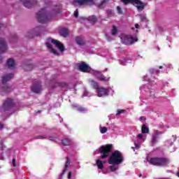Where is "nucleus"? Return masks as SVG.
<instances>
[{
	"mask_svg": "<svg viewBox=\"0 0 179 179\" xmlns=\"http://www.w3.org/2000/svg\"><path fill=\"white\" fill-rule=\"evenodd\" d=\"M123 162L124 155L120 150H115L112 152L108 160L109 164H116V166H119V164H122Z\"/></svg>",
	"mask_w": 179,
	"mask_h": 179,
	"instance_id": "obj_1",
	"label": "nucleus"
},
{
	"mask_svg": "<svg viewBox=\"0 0 179 179\" xmlns=\"http://www.w3.org/2000/svg\"><path fill=\"white\" fill-rule=\"evenodd\" d=\"M113 150V144H106L102 145L99 149V152L100 153V159L104 160V159H107L110 157V155H111V152Z\"/></svg>",
	"mask_w": 179,
	"mask_h": 179,
	"instance_id": "obj_2",
	"label": "nucleus"
},
{
	"mask_svg": "<svg viewBox=\"0 0 179 179\" xmlns=\"http://www.w3.org/2000/svg\"><path fill=\"white\" fill-rule=\"evenodd\" d=\"M148 163H150V164H152V166L164 167V166H167V164L170 163V161L169 159L164 157H151L148 160Z\"/></svg>",
	"mask_w": 179,
	"mask_h": 179,
	"instance_id": "obj_3",
	"label": "nucleus"
},
{
	"mask_svg": "<svg viewBox=\"0 0 179 179\" xmlns=\"http://www.w3.org/2000/svg\"><path fill=\"white\" fill-rule=\"evenodd\" d=\"M36 17L39 23L44 24V23H48V22H50V19L52 17V15L47 13L45 8H42L39 12L37 13Z\"/></svg>",
	"mask_w": 179,
	"mask_h": 179,
	"instance_id": "obj_4",
	"label": "nucleus"
},
{
	"mask_svg": "<svg viewBox=\"0 0 179 179\" xmlns=\"http://www.w3.org/2000/svg\"><path fill=\"white\" fill-rule=\"evenodd\" d=\"M124 5H129V3H131V5H134V6H136L138 9V10H143L145 9V3L142 2L141 0H120Z\"/></svg>",
	"mask_w": 179,
	"mask_h": 179,
	"instance_id": "obj_5",
	"label": "nucleus"
},
{
	"mask_svg": "<svg viewBox=\"0 0 179 179\" xmlns=\"http://www.w3.org/2000/svg\"><path fill=\"white\" fill-rule=\"evenodd\" d=\"M15 107V101L10 98H8L3 103L2 108L3 111H9Z\"/></svg>",
	"mask_w": 179,
	"mask_h": 179,
	"instance_id": "obj_6",
	"label": "nucleus"
},
{
	"mask_svg": "<svg viewBox=\"0 0 179 179\" xmlns=\"http://www.w3.org/2000/svg\"><path fill=\"white\" fill-rule=\"evenodd\" d=\"M136 41H138V38H134L129 35L124 36L122 38V42L124 45H132V44L136 43Z\"/></svg>",
	"mask_w": 179,
	"mask_h": 179,
	"instance_id": "obj_7",
	"label": "nucleus"
},
{
	"mask_svg": "<svg viewBox=\"0 0 179 179\" xmlns=\"http://www.w3.org/2000/svg\"><path fill=\"white\" fill-rule=\"evenodd\" d=\"M78 68L80 72H83L84 73H87L92 71V68L85 62L78 64Z\"/></svg>",
	"mask_w": 179,
	"mask_h": 179,
	"instance_id": "obj_8",
	"label": "nucleus"
},
{
	"mask_svg": "<svg viewBox=\"0 0 179 179\" xmlns=\"http://www.w3.org/2000/svg\"><path fill=\"white\" fill-rule=\"evenodd\" d=\"M20 1L22 2V5L28 9L33 8V6H34L37 2L36 0H20Z\"/></svg>",
	"mask_w": 179,
	"mask_h": 179,
	"instance_id": "obj_9",
	"label": "nucleus"
},
{
	"mask_svg": "<svg viewBox=\"0 0 179 179\" xmlns=\"http://www.w3.org/2000/svg\"><path fill=\"white\" fill-rule=\"evenodd\" d=\"M76 3L80 6H83V5H90V3L93 5L94 3V0H73V5H76Z\"/></svg>",
	"mask_w": 179,
	"mask_h": 179,
	"instance_id": "obj_10",
	"label": "nucleus"
},
{
	"mask_svg": "<svg viewBox=\"0 0 179 179\" xmlns=\"http://www.w3.org/2000/svg\"><path fill=\"white\" fill-rule=\"evenodd\" d=\"M8 50V44H6V41L5 39L0 38V54H3V52H6Z\"/></svg>",
	"mask_w": 179,
	"mask_h": 179,
	"instance_id": "obj_11",
	"label": "nucleus"
},
{
	"mask_svg": "<svg viewBox=\"0 0 179 179\" xmlns=\"http://www.w3.org/2000/svg\"><path fill=\"white\" fill-rule=\"evenodd\" d=\"M98 97H103V96H108V90L104 87H99L96 90Z\"/></svg>",
	"mask_w": 179,
	"mask_h": 179,
	"instance_id": "obj_12",
	"label": "nucleus"
},
{
	"mask_svg": "<svg viewBox=\"0 0 179 179\" xmlns=\"http://www.w3.org/2000/svg\"><path fill=\"white\" fill-rule=\"evenodd\" d=\"M51 43L55 44L57 48L62 52H64L65 51V46L61 43L59 41L51 39Z\"/></svg>",
	"mask_w": 179,
	"mask_h": 179,
	"instance_id": "obj_13",
	"label": "nucleus"
},
{
	"mask_svg": "<svg viewBox=\"0 0 179 179\" xmlns=\"http://www.w3.org/2000/svg\"><path fill=\"white\" fill-rule=\"evenodd\" d=\"M31 90L34 93H40L41 92V83L38 82L36 84H33Z\"/></svg>",
	"mask_w": 179,
	"mask_h": 179,
	"instance_id": "obj_14",
	"label": "nucleus"
},
{
	"mask_svg": "<svg viewBox=\"0 0 179 179\" xmlns=\"http://www.w3.org/2000/svg\"><path fill=\"white\" fill-rule=\"evenodd\" d=\"M94 75L97 78V79H99V80H101V82H106L108 80V78L104 76V75L101 74V72L100 71H95Z\"/></svg>",
	"mask_w": 179,
	"mask_h": 179,
	"instance_id": "obj_15",
	"label": "nucleus"
},
{
	"mask_svg": "<svg viewBox=\"0 0 179 179\" xmlns=\"http://www.w3.org/2000/svg\"><path fill=\"white\" fill-rule=\"evenodd\" d=\"M13 73H9L2 77V83L5 85L7 82H9L10 79H13Z\"/></svg>",
	"mask_w": 179,
	"mask_h": 179,
	"instance_id": "obj_16",
	"label": "nucleus"
},
{
	"mask_svg": "<svg viewBox=\"0 0 179 179\" xmlns=\"http://www.w3.org/2000/svg\"><path fill=\"white\" fill-rule=\"evenodd\" d=\"M76 43L78 45H85L86 44L85 39H83V37H82V36H76Z\"/></svg>",
	"mask_w": 179,
	"mask_h": 179,
	"instance_id": "obj_17",
	"label": "nucleus"
},
{
	"mask_svg": "<svg viewBox=\"0 0 179 179\" xmlns=\"http://www.w3.org/2000/svg\"><path fill=\"white\" fill-rule=\"evenodd\" d=\"M59 34L60 36H62V37H68V35L69 34V31L66 28H62L59 30Z\"/></svg>",
	"mask_w": 179,
	"mask_h": 179,
	"instance_id": "obj_18",
	"label": "nucleus"
},
{
	"mask_svg": "<svg viewBox=\"0 0 179 179\" xmlns=\"http://www.w3.org/2000/svg\"><path fill=\"white\" fill-rule=\"evenodd\" d=\"M110 1L111 0H102L101 3L98 5V8H99V9H104V8H106V6Z\"/></svg>",
	"mask_w": 179,
	"mask_h": 179,
	"instance_id": "obj_19",
	"label": "nucleus"
},
{
	"mask_svg": "<svg viewBox=\"0 0 179 179\" xmlns=\"http://www.w3.org/2000/svg\"><path fill=\"white\" fill-rule=\"evenodd\" d=\"M45 45H46V47H47L49 50H50V51H51L53 54H55V55H57V54H58V52H57L55 49L52 48V45H51V43L47 42V43H45Z\"/></svg>",
	"mask_w": 179,
	"mask_h": 179,
	"instance_id": "obj_20",
	"label": "nucleus"
},
{
	"mask_svg": "<svg viewBox=\"0 0 179 179\" xmlns=\"http://www.w3.org/2000/svg\"><path fill=\"white\" fill-rule=\"evenodd\" d=\"M15 59H8L7 61V65L10 69L12 68H15Z\"/></svg>",
	"mask_w": 179,
	"mask_h": 179,
	"instance_id": "obj_21",
	"label": "nucleus"
},
{
	"mask_svg": "<svg viewBox=\"0 0 179 179\" xmlns=\"http://www.w3.org/2000/svg\"><path fill=\"white\" fill-rule=\"evenodd\" d=\"M88 20L90 21V23H97V17H96V15H90L88 17Z\"/></svg>",
	"mask_w": 179,
	"mask_h": 179,
	"instance_id": "obj_22",
	"label": "nucleus"
},
{
	"mask_svg": "<svg viewBox=\"0 0 179 179\" xmlns=\"http://www.w3.org/2000/svg\"><path fill=\"white\" fill-rule=\"evenodd\" d=\"M96 164L99 170H103V169H104V164H103V161L97 159L96 162Z\"/></svg>",
	"mask_w": 179,
	"mask_h": 179,
	"instance_id": "obj_23",
	"label": "nucleus"
},
{
	"mask_svg": "<svg viewBox=\"0 0 179 179\" xmlns=\"http://www.w3.org/2000/svg\"><path fill=\"white\" fill-rule=\"evenodd\" d=\"M33 64H25L24 66H23V69L24 71H27V72H29L30 71H32L33 70Z\"/></svg>",
	"mask_w": 179,
	"mask_h": 179,
	"instance_id": "obj_24",
	"label": "nucleus"
},
{
	"mask_svg": "<svg viewBox=\"0 0 179 179\" xmlns=\"http://www.w3.org/2000/svg\"><path fill=\"white\" fill-rule=\"evenodd\" d=\"M90 83L91 86H92L94 89H96L97 90L99 88V83H97V82L94 81V80H90Z\"/></svg>",
	"mask_w": 179,
	"mask_h": 179,
	"instance_id": "obj_25",
	"label": "nucleus"
},
{
	"mask_svg": "<svg viewBox=\"0 0 179 179\" xmlns=\"http://www.w3.org/2000/svg\"><path fill=\"white\" fill-rule=\"evenodd\" d=\"M62 143L64 146H69V145H71V139L64 138L62 140Z\"/></svg>",
	"mask_w": 179,
	"mask_h": 179,
	"instance_id": "obj_26",
	"label": "nucleus"
},
{
	"mask_svg": "<svg viewBox=\"0 0 179 179\" xmlns=\"http://www.w3.org/2000/svg\"><path fill=\"white\" fill-rule=\"evenodd\" d=\"M66 164L64 166V169L63 170V173H66V170H68V167H69V164H71V162L69 161V157H66Z\"/></svg>",
	"mask_w": 179,
	"mask_h": 179,
	"instance_id": "obj_27",
	"label": "nucleus"
},
{
	"mask_svg": "<svg viewBox=\"0 0 179 179\" xmlns=\"http://www.w3.org/2000/svg\"><path fill=\"white\" fill-rule=\"evenodd\" d=\"M141 132L142 134H149V128H148L146 124H143L141 127Z\"/></svg>",
	"mask_w": 179,
	"mask_h": 179,
	"instance_id": "obj_28",
	"label": "nucleus"
},
{
	"mask_svg": "<svg viewBox=\"0 0 179 179\" xmlns=\"http://www.w3.org/2000/svg\"><path fill=\"white\" fill-rule=\"evenodd\" d=\"M117 33H118V29H117V27L115 25H113L112 31H111L112 36H117Z\"/></svg>",
	"mask_w": 179,
	"mask_h": 179,
	"instance_id": "obj_29",
	"label": "nucleus"
},
{
	"mask_svg": "<svg viewBox=\"0 0 179 179\" xmlns=\"http://www.w3.org/2000/svg\"><path fill=\"white\" fill-rule=\"evenodd\" d=\"M115 166H117V164H112V166H109L110 171H112V172L117 171V170H118V167Z\"/></svg>",
	"mask_w": 179,
	"mask_h": 179,
	"instance_id": "obj_30",
	"label": "nucleus"
},
{
	"mask_svg": "<svg viewBox=\"0 0 179 179\" xmlns=\"http://www.w3.org/2000/svg\"><path fill=\"white\" fill-rule=\"evenodd\" d=\"M78 111H79L80 113H85V111H86V108H85L84 107L80 106L77 108Z\"/></svg>",
	"mask_w": 179,
	"mask_h": 179,
	"instance_id": "obj_31",
	"label": "nucleus"
},
{
	"mask_svg": "<svg viewBox=\"0 0 179 179\" xmlns=\"http://www.w3.org/2000/svg\"><path fill=\"white\" fill-rule=\"evenodd\" d=\"M100 132H101V134H106V132H107V127H101Z\"/></svg>",
	"mask_w": 179,
	"mask_h": 179,
	"instance_id": "obj_32",
	"label": "nucleus"
},
{
	"mask_svg": "<svg viewBox=\"0 0 179 179\" xmlns=\"http://www.w3.org/2000/svg\"><path fill=\"white\" fill-rule=\"evenodd\" d=\"M40 34H29V35H27V37H28V38H33V37H34L35 36H38Z\"/></svg>",
	"mask_w": 179,
	"mask_h": 179,
	"instance_id": "obj_33",
	"label": "nucleus"
},
{
	"mask_svg": "<svg viewBox=\"0 0 179 179\" xmlns=\"http://www.w3.org/2000/svg\"><path fill=\"white\" fill-rule=\"evenodd\" d=\"M117 11L119 15H122V8L120 6H117Z\"/></svg>",
	"mask_w": 179,
	"mask_h": 179,
	"instance_id": "obj_34",
	"label": "nucleus"
},
{
	"mask_svg": "<svg viewBox=\"0 0 179 179\" xmlns=\"http://www.w3.org/2000/svg\"><path fill=\"white\" fill-rule=\"evenodd\" d=\"M124 113H125L124 110L119 109L117 110V113H116V115H120V114H122Z\"/></svg>",
	"mask_w": 179,
	"mask_h": 179,
	"instance_id": "obj_35",
	"label": "nucleus"
},
{
	"mask_svg": "<svg viewBox=\"0 0 179 179\" xmlns=\"http://www.w3.org/2000/svg\"><path fill=\"white\" fill-rule=\"evenodd\" d=\"M157 142V136H153L152 138V143L155 144Z\"/></svg>",
	"mask_w": 179,
	"mask_h": 179,
	"instance_id": "obj_36",
	"label": "nucleus"
},
{
	"mask_svg": "<svg viewBox=\"0 0 179 179\" xmlns=\"http://www.w3.org/2000/svg\"><path fill=\"white\" fill-rule=\"evenodd\" d=\"M59 9H61V7H59V6H56V8L54 10L55 13H59Z\"/></svg>",
	"mask_w": 179,
	"mask_h": 179,
	"instance_id": "obj_37",
	"label": "nucleus"
},
{
	"mask_svg": "<svg viewBox=\"0 0 179 179\" xmlns=\"http://www.w3.org/2000/svg\"><path fill=\"white\" fill-rule=\"evenodd\" d=\"M149 71H150V73H157V72H159V70H156L155 69H150Z\"/></svg>",
	"mask_w": 179,
	"mask_h": 179,
	"instance_id": "obj_38",
	"label": "nucleus"
},
{
	"mask_svg": "<svg viewBox=\"0 0 179 179\" xmlns=\"http://www.w3.org/2000/svg\"><path fill=\"white\" fill-rule=\"evenodd\" d=\"M74 17H76V18H78L79 17V10L78 9H76L74 11Z\"/></svg>",
	"mask_w": 179,
	"mask_h": 179,
	"instance_id": "obj_39",
	"label": "nucleus"
},
{
	"mask_svg": "<svg viewBox=\"0 0 179 179\" xmlns=\"http://www.w3.org/2000/svg\"><path fill=\"white\" fill-rule=\"evenodd\" d=\"M134 145H135L136 148L141 149V144H139V143L134 141Z\"/></svg>",
	"mask_w": 179,
	"mask_h": 179,
	"instance_id": "obj_40",
	"label": "nucleus"
},
{
	"mask_svg": "<svg viewBox=\"0 0 179 179\" xmlns=\"http://www.w3.org/2000/svg\"><path fill=\"white\" fill-rule=\"evenodd\" d=\"M36 139H47V136H38Z\"/></svg>",
	"mask_w": 179,
	"mask_h": 179,
	"instance_id": "obj_41",
	"label": "nucleus"
},
{
	"mask_svg": "<svg viewBox=\"0 0 179 179\" xmlns=\"http://www.w3.org/2000/svg\"><path fill=\"white\" fill-rule=\"evenodd\" d=\"M59 86H61V87H66L67 85L65 83H59Z\"/></svg>",
	"mask_w": 179,
	"mask_h": 179,
	"instance_id": "obj_42",
	"label": "nucleus"
},
{
	"mask_svg": "<svg viewBox=\"0 0 179 179\" xmlns=\"http://www.w3.org/2000/svg\"><path fill=\"white\" fill-rule=\"evenodd\" d=\"M12 163L13 167H16V166H17V164H16V159L15 158L13 159Z\"/></svg>",
	"mask_w": 179,
	"mask_h": 179,
	"instance_id": "obj_43",
	"label": "nucleus"
},
{
	"mask_svg": "<svg viewBox=\"0 0 179 179\" xmlns=\"http://www.w3.org/2000/svg\"><path fill=\"white\" fill-rule=\"evenodd\" d=\"M49 141H51L52 142H55V138H54L53 136H50Z\"/></svg>",
	"mask_w": 179,
	"mask_h": 179,
	"instance_id": "obj_44",
	"label": "nucleus"
},
{
	"mask_svg": "<svg viewBox=\"0 0 179 179\" xmlns=\"http://www.w3.org/2000/svg\"><path fill=\"white\" fill-rule=\"evenodd\" d=\"M137 137L138 138V139H142L143 138V135H142V134H139Z\"/></svg>",
	"mask_w": 179,
	"mask_h": 179,
	"instance_id": "obj_45",
	"label": "nucleus"
},
{
	"mask_svg": "<svg viewBox=\"0 0 179 179\" xmlns=\"http://www.w3.org/2000/svg\"><path fill=\"white\" fill-rule=\"evenodd\" d=\"M71 177H72V172L70 171V172H69V174H68V178L71 179Z\"/></svg>",
	"mask_w": 179,
	"mask_h": 179,
	"instance_id": "obj_46",
	"label": "nucleus"
},
{
	"mask_svg": "<svg viewBox=\"0 0 179 179\" xmlns=\"http://www.w3.org/2000/svg\"><path fill=\"white\" fill-rule=\"evenodd\" d=\"M64 174H65V173H64V171H63L62 173L59 175V179H62Z\"/></svg>",
	"mask_w": 179,
	"mask_h": 179,
	"instance_id": "obj_47",
	"label": "nucleus"
},
{
	"mask_svg": "<svg viewBox=\"0 0 179 179\" xmlns=\"http://www.w3.org/2000/svg\"><path fill=\"white\" fill-rule=\"evenodd\" d=\"M5 92H10V87H6V89H4Z\"/></svg>",
	"mask_w": 179,
	"mask_h": 179,
	"instance_id": "obj_48",
	"label": "nucleus"
},
{
	"mask_svg": "<svg viewBox=\"0 0 179 179\" xmlns=\"http://www.w3.org/2000/svg\"><path fill=\"white\" fill-rule=\"evenodd\" d=\"M0 129H3V124L0 123Z\"/></svg>",
	"mask_w": 179,
	"mask_h": 179,
	"instance_id": "obj_49",
	"label": "nucleus"
},
{
	"mask_svg": "<svg viewBox=\"0 0 179 179\" xmlns=\"http://www.w3.org/2000/svg\"><path fill=\"white\" fill-rule=\"evenodd\" d=\"M13 40H17V36L15 35L13 38Z\"/></svg>",
	"mask_w": 179,
	"mask_h": 179,
	"instance_id": "obj_50",
	"label": "nucleus"
},
{
	"mask_svg": "<svg viewBox=\"0 0 179 179\" xmlns=\"http://www.w3.org/2000/svg\"><path fill=\"white\" fill-rule=\"evenodd\" d=\"M135 27H136V29H139V24H135Z\"/></svg>",
	"mask_w": 179,
	"mask_h": 179,
	"instance_id": "obj_51",
	"label": "nucleus"
},
{
	"mask_svg": "<svg viewBox=\"0 0 179 179\" xmlns=\"http://www.w3.org/2000/svg\"><path fill=\"white\" fill-rule=\"evenodd\" d=\"M159 69H163V66H159Z\"/></svg>",
	"mask_w": 179,
	"mask_h": 179,
	"instance_id": "obj_52",
	"label": "nucleus"
},
{
	"mask_svg": "<svg viewBox=\"0 0 179 179\" xmlns=\"http://www.w3.org/2000/svg\"><path fill=\"white\" fill-rule=\"evenodd\" d=\"M40 29H41V27H36V29H37V30H40Z\"/></svg>",
	"mask_w": 179,
	"mask_h": 179,
	"instance_id": "obj_53",
	"label": "nucleus"
},
{
	"mask_svg": "<svg viewBox=\"0 0 179 179\" xmlns=\"http://www.w3.org/2000/svg\"><path fill=\"white\" fill-rule=\"evenodd\" d=\"M143 116L140 117V120H143Z\"/></svg>",
	"mask_w": 179,
	"mask_h": 179,
	"instance_id": "obj_54",
	"label": "nucleus"
},
{
	"mask_svg": "<svg viewBox=\"0 0 179 179\" xmlns=\"http://www.w3.org/2000/svg\"><path fill=\"white\" fill-rule=\"evenodd\" d=\"M131 149H133V150H135V148L132 147Z\"/></svg>",
	"mask_w": 179,
	"mask_h": 179,
	"instance_id": "obj_55",
	"label": "nucleus"
},
{
	"mask_svg": "<svg viewBox=\"0 0 179 179\" xmlns=\"http://www.w3.org/2000/svg\"><path fill=\"white\" fill-rule=\"evenodd\" d=\"M138 177H142V174H140V175L138 176Z\"/></svg>",
	"mask_w": 179,
	"mask_h": 179,
	"instance_id": "obj_56",
	"label": "nucleus"
},
{
	"mask_svg": "<svg viewBox=\"0 0 179 179\" xmlns=\"http://www.w3.org/2000/svg\"><path fill=\"white\" fill-rule=\"evenodd\" d=\"M2 27L0 26V29Z\"/></svg>",
	"mask_w": 179,
	"mask_h": 179,
	"instance_id": "obj_57",
	"label": "nucleus"
},
{
	"mask_svg": "<svg viewBox=\"0 0 179 179\" xmlns=\"http://www.w3.org/2000/svg\"><path fill=\"white\" fill-rule=\"evenodd\" d=\"M0 159H1V157H0Z\"/></svg>",
	"mask_w": 179,
	"mask_h": 179,
	"instance_id": "obj_58",
	"label": "nucleus"
}]
</instances>
